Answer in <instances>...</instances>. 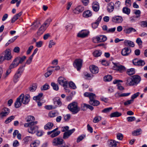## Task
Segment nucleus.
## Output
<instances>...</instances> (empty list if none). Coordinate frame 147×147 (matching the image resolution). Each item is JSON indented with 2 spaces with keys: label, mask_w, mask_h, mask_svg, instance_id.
Wrapping results in <instances>:
<instances>
[{
  "label": "nucleus",
  "mask_w": 147,
  "mask_h": 147,
  "mask_svg": "<svg viewBox=\"0 0 147 147\" xmlns=\"http://www.w3.org/2000/svg\"><path fill=\"white\" fill-rule=\"evenodd\" d=\"M37 123V121H36L25 123L24 124V126L26 127H29L28 129V131L29 133L34 134L37 132L38 129V127L35 125Z\"/></svg>",
  "instance_id": "1"
},
{
  "label": "nucleus",
  "mask_w": 147,
  "mask_h": 147,
  "mask_svg": "<svg viewBox=\"0 0 147 147\" xmlns=\"http://www.w3.org/2000/svg\"><path fill=\"white\" fill-rule=\"evenodd\" d=\"M141 80L140 76L134 75L127 78L126 84L130 86H136L139 83Z\"/></svg>",
  "instance_id": "2"
},
{
  "label": "nucleus",
  "mask_w": 147,
  "mask_h": 147,
  "mask_svg": "<svg viewBox=\"0 0 147 147\" xmlns=\"http://www.w3.org/2000/svg\"><path fill=\"white\" fill-rule=\"evenodd\" d=\"M67 108L73 114L77 113L80 110V107H78L77 103L75 102L69 104L68 105Z\"/></svg>",
  "instance_id": "3"
},
{
  "label": "nucleus",
  "mask_w": 147,
  "mask_h": 147,
  "mask_svg": "<svg viewBox=\"0 0 147 147\" xmlns=\"http://www.w3.org/2000/svg\"><path fill=\"white\" fill-rule=\"evenodd\" d=\"M19 98L22 103L26 105L28 104L30 100V96L28 94L24 95L23 94H22L19 96Z\"/></svg>",
  "instance_id": "4"
},
{
  "label": "nucleus",
  "mask_w": 147,
  "mask_h": 147,
  "mask_svg": "<svg viewBox=\"0 0 147 147\" xmlns=\"http://www.w3.org/2000/svg\"><path fill=\"white\" fill-rule=\"evenodd\" d=\"M1 55H4V57L5 60H9L12 58L11 55V51L9 49H7L1 53Z\"/></svg>",
  "instance_id": "5"
},
{
  "label": "nucleus",
  "mask_w": 147,
  "mask_h": 147,
  "mask_svg": "<svg viewBox=\"0 0 147 147\" xmlns=\"http://www.w3.org/2000/svg\"><path fill=\"white\" fill-rule=\"evenodd\" d=\"M58 83L60 85H62L64 88L65 90H67V88L68 86V82L66 80L62 77H60L58 80Z\"/></svg>",
  "instance_id": "6"
},
{
  "label": "nucleus",
  "mask_w": 147,
  "mask_h": 147,
  "mask_svg": "<svg viewBox=\"0 0 147 147\" xmlns=\"http://www.w3.org/2000/svg\"><path fill=\"white\" fill-rule=\"evenodd\" d=\"M83 61L81 59H76L74 63V66L77 68L78 71H79L82 66Z\"/></svg>",
  "instance_id": "7"
},
{
  "label": "nucleus",
  "mask_w": 147,
  "mask_h": 147,
  "mask_svg": "<svg viewBox=\"0 0 147 147\" xmlns=\"http://www.w3.org/2000/svg\"><path fill=\"white\" fill-rule=\"evenodd\" d=\"M53 142L55 146H57L58 145H61L64 143V145H65V143L63 139L62 138L58 137L54 139L53 140Z\"/></svg>",
  "instance_id": "8"
},
{
  "label": "nucleus",
  "mask_w": 147,
  "mask_h": 147,
  "mask_svg": "<svg viewBox=\"0 0 147 147\" xmlns=\"http://www.w3.org/2000/svg\"><path fill=\"white\" fill-rule=\"evenodd\" d=\"M122 17L119 16H113L111 18V21L114 23H120L123 21Z\"/></svg>",
  "instance_id": "9"
},
{
  "label": "nucleus",
  "mask_w": 147,
  "mask_h": 147,
  "mask_svg": "<svg viewBox=\"0 0 147 147\" xmlns=\"http://www.w3.org/2000/svg\"><path fill=\"white\" fill-rule=\"evenodd\" d=\"M133 63L134 65L138 66H143L145 64L144 61L142 60H138L137 59H134L133 60Z\"/></svg>",
  "instance_id": "10"
},
{
  "label": "nucleus",
  "mask_w": 147,
  "mask_h": 147,
  "mask_svg": "<svg viewBox=\"0 0 147 147\" xmlns=\"http://www.w3.org/2000/svg\"><path fill=\"white\" fill-rule=\"evenodd\" d=\"M113 67L115 69L117 70L122 71L125 69V67L123 65H121L118 63H113Z\"/></svg>",
  "instance_id": "11"
},
{
  "label": "nucleus",
  "mask_w": 147,
  "mask_h": 147,
  "mask_svg": "<svg viewBox=\"0 0 147 147\" xmlns=\"http://www.w3.org/2000/svg\"><path fill=\"white\" fill-rule=\"evenodd\" d=\"M131 52V49L128 47L124 48L121 51V54L123 56L128 55Z\"/></svg>",
  "instance_id": "12"
},
{
  "label": "nucleus",
  "mask_w": 147,
  "mask_h": 147,
  "mask_svg": "<svg viewBox=\"0 0 147 147\" xmlns=\"http://www.w3.org/2000/svg\"><path fill=\"white\" fill-rule=\"evenodd\" d=\"M88 33L89 32L86 30H82L78 33L77 36L79 37L84 38L87 36Z\"/></svg>",
  "instance_id": "13"
},
{
  "label": "nucleus",
  "mask_w": 147,
  "mask_h": 147,
  "mask_svg": "<svg viewBox=\"0 0 147 147\" xmlns=\"http://www.w3.org/2000/svg\"><path fill=\"white\" fill-rule=\"evenodd\" d=\"M123 82L121 80H115L113 81V83L114 84H118L117 85V88L120 90H123L124 89V87L119 84L120 82Z\"/></svg>",
  "instance_id": "14"
},
{
  "label": "nucleus",
  "mask_w": 147,
  "mask_h": 147,
  "mask_svg": "<svg viewBox=\"0 0 147 147\" xmlns=\"http://www.w3.org/2000/svg\"><path fill=\"white\" fill-rule=\"evenodd\" d=\"M46 29L43 25H42L38 29L37 32V36L38 37L42 35Z\"/></svg>",
  "instance_id": "15"
},
{
  "label": "nucleus",
  "mask_w": 147,
  "mask_h": 147,
  "mask_svg": "<svg viewBox=\"0 0 147 147\" xmlns=\"http://www.w3.org/2000/svg\"><path fill=\"white\" fill-rule=\"evenodd\" d=\"M10 112V110L9 109L4 107L3 108L2 111L0 113L2 116L3 117H6L8 115Z\"/></svg>",
  "instance_id": "16"
},
{
  "label": "nucleus",
  "mask_w": 147,
  "mask_h": 147,
  "mask_svg": "<svg viewBox=\"0 0 147 147\" xmlns=\"http://www.w3.org/2000/svg\"><path fill=\"white\" fill-rule=\"evenodd\" d=\"M89 68L90 71L93 74H96L98 72V68L95 65L90 66Z\"/></svg>",
  "instance_id": "17"
},
{
  "label": "nucleus",
  "mask_w": 147,
  "mask_h": 147,
  "mask_svg": "<svg viewBox=\"0 0 147 147\" xmlns=\"http://www.w3.org/2000/svg\"><path fill=\"white\" fill-rule=\"evenodd\" d=\"M84 7L81 6H79L73 10V12L75 14H78L84 10Z\"/></svg>",
  "instance_id": "18"
},
{
  "label": "nucleus",
  "mask_w": 147,
  "mask_h": 147,
  "mask_svg": "<svg viewBox=\"0 0 147 147\" xmlns=\"http://www.w3.org/2000/svg\"><path fill=\"white\" fill-rule=\"evenodd\" d=\"M124 32L126 34H129L132 32H136V29L132 27L125 28L123 30Z\"/></svg>",
  "instance_id": "19"
},
{
  "label": "nucleus",
  "mask_w": 147,
  "mask_h": 147,
  "mask_svg": "<svg viewBox=\"0 0 147 147\" xmlns=\"http://www.w3.org/2000/svg\"><path fill=\"white\" fill-rule=\"evenodd\" d=\"M82 108L84 111L86 110L87 109H89L91 111H92L94 109L93 107L92 106L86 103L82 105Z\"/></svg>",
  "instance_id": "20"
},
{
  "label": "nucleus",
  "mask_w": 147,
  "mask_h": 147,
  "mask_svg": "<svg viewBox=\"0 0 147 147\" xmlns=\"http://www.w3.org/2000/svg\"><path fill=\"white\" fill-rule=\"evenodd\" d=\"M114 8V4L112 2H111L108 4L107 11L109 12H112Z\"/></svg>",
  "instance_id": "21"
},
{
  "label": "nucleus",
  "mask_w": 147,
  "mask_h": 147,
  "mask_svg": "<svg viewBox=\"0 0 147 147\" xmlns=\"http://www.w3.org/2000/svg\"><path fill=\"white\" fill-rule=\"evenodd\" d=\"M93 10L96 12L98 11L99 9V6L98 3L97 2H94L92 6Z\"/></svg>",
  "instance_id": "22"
},
{
  "label": "nucleus",
  "mask_w": 147,
  "mask_h": 147,
  "mask_svg": "<svg viewBox=\"0 0 147 147\" xmlns=\"http://www.w3.org/2000/svg\"><path fill=\"white\" fill-rule=\"evenodd\" d=\"M22 102L21 100L19 98V96L15 102L14 103V106L16 108H17L20 107L22 105Z\"/></svg>",
  "instance_id": "23"
},
{
  "label": "nucleus",
  "mask_w": 147,
  "mask_h": 147,
  "mask_svg": "<svg viewBox=\"0 0 147 147\" xmlns=\"http://www.w3.org/2000/svg\"><path fill=\"white\" fill-rule=\"evenodd\" d=\"M124 44L127 46L134 47L135 46L134 44L132 41L129 40H125L124 42Z\"/></svg>",
  "instance_id": "24"
},
{
  "label": "nucleus",
  "mask_w": 147,
  "mask_h": 147,
  "mask_svg": "<svg viewBox=\"0 0 147 147\" xmlns=\"http://www.w3.org/2000/svg\"><path fill=\"white\" fill-rule=\"evenodd\" d=\"M19 64L18 61L15 58L9 67L11 69L16 67Z\"/></svg>",
  "instance_id": "25"
},
{
  "label": "nucleus",
  "mask_w": 147,
  "mask_h": 147,
  "mask_svg": "<svg viewBox=\"0 0 147 147\" xmlns=\"http://www.w3.org/2000/svg\"><path fill=\"white\" fill-rule=\"evenodd\" d=\"M40 24L39 22H34L33 24L34 26L30 28L29 32H31L32 30H35L39 26Z\"/></svg>",
  "instance_id": "26"
},
{
  "label": "nucleus",
  "mask_w": 147,
  "mask_h": 147,
  "mask_svg": "<svg viewBox=\"0 0 147 147\" xmlns=\"http://www.w3.org/2000/svg\"><path fill=\"white\" fill-rule=\"evenodd\" d=\"M92 12L89 10L84 11L83 14V16L84 17L87 18L90 17L92 15Z\"/></svg>",
  "instance_id": "27"
},
{
  "label": "nucleus",
  "mask_w": 147,
  "mask_h": 147,
  "mask_svg": "<svg viewBox=\"0 0 147 147\" xmlns=\"http://www.w3.org/2000/svg\"><path fill=\"white\" fill-rule=\"evenodd\" d=\"M26 58V57L24 56L22 57H18L16 58L17 61H18V64L22 63L25 60Z\"/></svg>",
  "instance_id": "28"
},
{
  "label": "nucleus",
  "mask_w": 147,
  "mask_h": 147,
  "mask_svg": "<svg viewBox=\"0 0 147 147\" xmlns=\"http://www.w3.org/2000/svg\"><path fill=\"white\" fill-rule=\"evenodd\" d=\"M122 114L121 113H119L118 112H115L112 113L110 115L111 117H118L121 115Z\"/></svg>",
  "instance_id": "29"
},
{
  "label": "nucleus",
  "mask_w": 147,
  "mask_h": 147,
  "mask_svg": "<svg viewBox=\"0 0 147 147\" xmlns=\"http://www.w3.org/2000/svg\"><path fill=\"white\" fill-rule=\"evenodd\" d=\"M108 144L110 147H115L117 145L115 141L112 140L108 142Z\"/></svg>",
  "instance_id": "30"
},
{
  "label": "nucleus",
  "mask_w": 147,
  "mask_h": 147,
  "mask_svg": "<svg viewBox=\"0 0 147 147\" xmlns=\"http://www.w3.org/2000/svg\"><path fill=\"white\" fill-rule=\"evenodd\" d=\"M89 103L90 104L94 106H97L100 104V102L98 101L95 99L92 100H90Z\"/></svg>",
  "instance_id": "31"
},
{
  "label": "nucleus",
  "mask_w": 147,
  "mask_h": 147,
  "mask_svg": "<svg viewBox=\"0 0 147 147\" xmlns=\"http://www.w3.org/2000/svg\"><path fill=\"white\" fill-rule=\"evenodd\" d=\"M26 121L27 122H31L34 121V117L31 115L28 116L26 118Z\"/></svg>",
  "instance_id": "32"
},
{
  "label": "nucleus",
  "mask_w": 147,
  "mask_h": 147,
  "mask_svg": "<svg viewBox=\"0 0 147 147\" xmlns=\"http://www.w3.org/2000/svg\"><path fill=\"white\" fill-rule=\"evenodd\" d=\"M102 52L100 50H96L93 52V56L96 57L100 56L102 54Z\"/></svg>",
  "instance_id": "33"
},
{
  "label": "nucleus",
  "mask_w": 147,
  "mask_h": 147,
  "mask_svg": "<svg viewBox=\"0 0 147 147\" xmlns=\"http://www.w3.org/2000/svg\"><path fill=\"white\" fill-rule=\"evenodd\" d=\"M59 114V113L57 111H53L50 112L49 114V115L51 117H53L57 116Z\"/></svg>",
  "instance_id": "34"
},
{
  "label": "nucleus",
  "mask_w": 147,
  "mask_h": 147,
  "mask_svg": "<svg viewBox=\"0 0 147 147\" xmlns=\"http://www.w3.org/2000/svg\"><path fill=\"white\" fill-rule=\"evenodd\" d=\"M21 74L17 72L14 76V82H16L18 80V78L20 76Z\"/></svg>",
  "instance_id": "35"
},
{
  "label": "nucleus",
  "mask_w": 147,
  "mask_h": 147,
  "mask_svg": "<svg viewBox=\"0 0 147 147\" xmlns=\"http://www.w3.org/2000/svg\"><path fill=\"white\" fill-rule=\"evenodd\" d=\"M53 124L52 123L49 122L44 126V129H50L53 126Z\"/></svg>",
  "instance_id": "36"
},
{
  "label": "nucleus",
  "mask_w": 147,
  "mask_h": 147,
  "mask_svg": "<svg viewBox=\"0 0 147 147\" xmlns=\"http://www.w3.org/2000/svg\"><path fill=\"white\" fill-rule=\"evenodd\" d=\"M135 70L134 68H131L127 70V73L129 76L133 75L135 73Z\"/></svg>",
  "instance_id": "37"
},
{
  "label": "nucleus",
  "mask_w": 147,
  "mask_h": 147,
  "mask_svg": "<svg viewBox=\"0 0 147 147\" xmlns=\"http://www.w3.org/2000/svg\"><path fill=\"white\" fill-rule=\"evenodd\" d=\"M15 117L13 115L11 116L8 117L5 121V123L8 124L11 122L15 118Z\"/></svg>",
  "instance_id": "38"
},
{
  "label": "nucleus",
  "mask_w": 147,
  "mask_h": 147,
  "mask_svg": "<svg viewBox=\"0 0 147 147\" xmlns=\"http://www.w3.org/2000/svg\"><path fill=\"white\" fill-rule=\"evenodd\" d=\"M51 21L52 20L51 18H48L45 21L44 24H43V26L46 28H47L48 26Z\"/></svg>",
  "instance_id": "39"
},
{
  "label": "nucleus",
  "mask_w": 147,
  "mask_h": 147,
  "mask_svg": "<svg viewBox=\"0 0 147 147\" xmlns=\"http://www.w3.org/2000/svg\"><path fill=\"white\" fill-rule=\"evenodd\" d=\"M43 94L42 93H40L39 94L36 96H34L33 97V99L35 100H39L40 99V98L42 96Z\"/></svg>",
  "instance_id": "40"
},
{
  "label": "nucleus",
  "mask_w": 147,
  "mask_h": 147,
  "mask_svg": "<svg viewBox=\"0 0 147 147\" xmlns=\"http://www.w3.org/2000/svg\"><path fill=\"white\" fill-rule=\"evenodd\" d=\"M122 11L123 13L127 15L129 14L130 12V9L126 7H124Z\"/></svg>",
  "instance_id": "41"
},
{
  "label": "nucleus",
  "mask_w": 147,
  "mask_h": 147,
  "mask_svg": "<svg viewBox=\"0 0 147 147\" xmlns=\"http://www.w3.org/2000/svg\"><path fill=\"white\" fill-rule=\"evenodd\" d=\"M101 117L99 116H96L94 119L93 121L94 123H98L101 119Z\"/></svg>",
  "instance_id": "42"
},
{
  "label": "nucleus",
  "mask_w": 147,
  "mask_h": 147,
  "mask_svg": "<svg viewBox=\"0 0 147 147\" xmlns=\"http://www.w3.org/2000/svg\"><path fill=\"white\" fill-rule=\"evenodd\" d=\"M112 77L110 75L106 76L104 77V79L105 81H110L112 80Z\"/></svg>",
  "instance_id": "43"
},
{
  "label": "nucleus",
  "mask_w": 147,
  "mask_h": 147,
  "mask_svg": "<svg viewBox=\"0 0 147 147\" xmlns=\"http://www.w3.org/2000/svg\"><path fill=\"white\" fill-rule=\"evenodd\" d=\"M37 87L36 84H33L32 86L29 88V90L31 92H34L35 90Z\"/></svg>",
  "instance_id": "44"
},
{
  "label": "nucleus",
  "mask_w": 147,
  "mask_h": 147,
  "mask_svg": "<svg viewBox=\"0 0 147 147\" xmlns=\"http://www.w3.org/2000/svg\"><path fill=\"white\" fill-rule=\"evenodd\" d=\"M141 131V129H137L132 132V135L134 136H136L140 135V132Z\"/></svg>",
  "instance_id": "45"
},
{
  "label": "nucleus",
  "mask_w": 147,
  "mask_h": 147,
  "mask_svg": "<svg viewBox=\"0 0 147 147\" xmlns=\"http://www.w3.org/2000/svg\"><path fill=\"white\" fill-rule=\"evenodd\" d=\"M139 18L137 17L136 16H134L129 18L130 21L131 22H135L137 21Z\"/></svg>",
  "instance_id": "46"
},
{
  "label": "nucleus",
  "mask_w": 147,
  "mask_h": 147,
  "mask_svg": "<svg viewBox=\"0 0 147 147\" xmlns=\"http://www.w3.org/2000/svg\"><path fill=\"white\" fill-rule=\"evenodd\" d=\"M134 13L137 17L140 18V16L141 11L139 10L135 9L134 10Z\"/></svg>",
  "instance_id": "47"
},
{
  "label": "nucleus",
  "mask_w": 147,
  "mask_h": 147,
  "mask_svg": "<svg viewBox=\"0 0 147 147\" xmlns=\"http://www.w3.org/2000/svg\"><path fill=\"white\" fill-rule=\"evenodd\" d=\"M70 135L68 133L67 131L65 132L63 134V138L64 140L68 139L70 136Z\"/></svg>",
  "instance_id": "48"
},
{
  "label": "nucleus",
  "mask_w": 147,
  "mask_h": 147,
  "mask_svg": "<svg viewBox=\"0 0 147 147\" xmlns=\"http://www.w3.org/2000/svg\"><path fill=\"white\" fill-rule=\"evenodd\" d=\"M86 137L85 135H82L80 136L77 139V142L78 143L80 141H82L83 139H84Z\"/></svg>",
  "instance_id": "49"
},
{
  "label": "nucleus",
  "mask_w": 147,
  "mask_h": 147,
  "mask_svg": "<svg viewBox=\"0 0 147 147\" xmlns=\"http://www.w3.org/2000/svg\"><path fill=\"white\" fill-rule=\"evenodd\" d=\"M60 131H56L55 132H53L51 135V137L52 138H54L58 136L60 133Z\"/></svg>",
  "instance_id": "50"
},
{
  "label": "nucleus",
  "mask_w": 147,
  "mask_h": 147,
  "mask_svg": "<svg viewBox=\"0 0 147 147\" xmlns=\"http://www.w3.org/2000/svg\"><path fill=\"white\" fill-rule=\"evenodd\" d=\"M25 66V65L24 66L22 65L20 66L18 69L17 72L22 74L24 70V67Z\"/></svg>",
  "instance_id": "51"
},
{
  "label": "nucleus",
  "mask_w": 147,
  "mask_h": 147,
  "mask_svg": "<svg viewBox=\"0 0 147 147\" xmlns=\"http://www.w3.org/2000/svg\"><path fill=\"white\" fill-rule=\"evenodd\" d=\"M51 85L53 87V89L55 90H57L59 89L58 85L54 82L51 83Z\"/></svg>",
  "instance_id": "52"
},
{
  "label": "nucleus",
  "mask_w": 147,
  "mask_h": 147,
  "mask_svg": "<svg viewBox=\"0 0 147 147\" xmlns=\"http://www.w3.org/2000/svg\"><path fill=\"white\" fill-rule=\"evenodd\" d=\"M49 86L47 84H45L42 87H41V90H47L49 89Z\"/></svg>",
  "instance_id": "53"
},
{
  "label": "nucleus",
  "mask_w": 147,
  "mask_h": 147,
  "mask_svg": "<svg viewBox=\"0 0 147 147\" xmlns=\"http://www.w3.org/2000/svg\"><path fill=\"white\" fill-rule=\"evenodd\" d=\"M69 87L72 89H75L76 88V87L75 84L72 82L71 81L69 82Z\"/></svg>",
  "instance_id": "54"
},
{
  "label": "nucleus",
  "mask_w": 147,
  "mask_h": 147,
  "mask_svg": "<svg viewBox=\"0 0 147 147\" xmlns=\"http://www.w3.org/2000/svg\"><path fill=\"white\" fill-rule=\"evenodd\" d=\"M96 95L95 94H94L92 93H91L90 94V96H89V99H90V100H92L94 99L96 97Z\"/></svg>",
  "instance_id": "55"
},
{
  "label": "nucleus",
  "mask_w": 147,
  "mask_h": 147,
  "mask_svg": "<svg viewBox=\"0 0 147 147\" xmlns=\"http://www.w3.org/2000/svg\"><path fill=\"white\" fill-rule=\"evenodd\" d=\"M112 109V108L111 107L105 108L103 110L102 112V113H107L109 112Z\"/></svg>",
  "instance_id": "56"
},
{
  "label": "nucleus",
  "mask_w": 147,
  "mask_h": 147,
  "mask_svg": "<svg viewBox=\"0 0 147 147\" xmlns=\"http://www.w3.org/2000/svg\"><path fill=\"white\" fill-rule=\"evenodd\" d=\"M44 132L42 130H38L36 132V135L40 137L42 136Z\"/></svg>",
  "instance_id": "57"
},
{
  "label": "nucleus",
  "mask_w": 147,
  "mask_h": 147,
  "mask_svg": "<svg viewBox=\"0 0 147 147\" xmlns=\"http://www.w3.org/2000/svg\"><path fill=\"white\" fill-rule=\"evenodd\" d=\"M136 119L134 117H129L127 118V120L128 122H131L134 121Z\"/></svg>",
  "instance_id": "58"
},
{
  "label": "nucleus",
  "mask_w": 147,
  "mask_h": 147,
  "mask_svg": "<svg viewBox=\"0 0 147 147\" xmlns=\"http://www.w3.org/2000/svg\"><path fill=\"white\" fill-rule=\"evenodd\" d=\"M55 44V42L53 40H51L49 42V48H51L52 46L54 45Z\"/></svg>",
  "instance_id": "59"
},
{
  "label": "nucleus",
  "mask_w": 147,
  "mask_h": 147,
  "mask_svg": "<svg viewBox=\"0 0 147 147\" xmlns=\"http://www.w3.org/2000/svg\"><path fill=\"white\" fill-rule=\"evenodd\" d=\"M136 42L139 46L141 45L142 43V41L140 38H138L137 39Z\"/></svg>",
  "instance_id": "60"
},
{
  "label": "nucleus",
  "mask_w": 147,
  "mask_h": 147,
  "mask_svg": "<svg viewBox=\"0 0 147 147\" xmlns=\"http://www.w3.org/2000/svg\"><path fill=\"white\" fill-rule=\"evenodd\" d=\"M33 57L31 56H30L28 59L26 61V64H30L31 62Z\"/></svg>",
  "instance_id": "61"
},
{
  "label": "nucleus",
  "mask_w": 147,
  "mask_h": 147,
  "mask_svg": "<svg viewBox=\"0 0 147 147\" xmlns=\"http://www.w3.org/2000/svg\"><path fill=\"white\" fill-rule=\"evenodd\" d=\"M141 26L143 27H147V21H142L141 22Z\"/></svg>",
  "instance_id": "62"
},
{
  "label": "nucleus",
  "mask_w": 147,
  "mask_h": 147,
  "mask_svg": "<svg viewBox=\"0 0 147 147\" xmlns=\"http://www.w3.org/2000/svg\"><path fill=\"white\" fill-rule=\"evenodd\" d=\"M134 101V100L131 99L130 100H129L126 101L124 103V104L125 105H129L130 104Z\"/></svg>",
  "instance_id": "63"
},
{
  "label": "nucleus",
  "mask_w": 147,
  "mask_h": 147,
  "mask_svg": "<svg viewBox=\"0 0 147 147\" xmlns=\"http://www.w3.org/2000/svg\"><path fill=\"white\" fill-rule=\"evenodd\" d=\"M31 138L30 136H27L23 140V141L25 143H27L31 140Z\"/></svg>",
  "instance_id": "64"
}]
</instances>
